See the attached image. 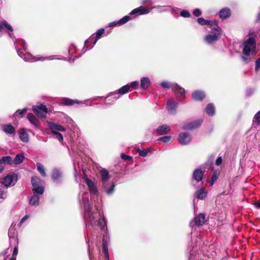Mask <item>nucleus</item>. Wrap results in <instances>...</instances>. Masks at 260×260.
I'll return each instance as SVG.
<instances>
[{
  "instance_id": "473e14b6",
  "label": "nucleus",
  "mask_w": 260,
  "mask_h": 260,
  "mask_svg": "<svg viewBox=\"0 0 260 260\" xmlns=\"http://www.w3.org/2000/svg\"><path fill=\"white\" fill-rule=\"evenodd\" d=\"M25 158L23 153H19L16 155L14 159H12L13 164L19 165L22 163Z\"/></svg>"
},
{
  "instance_id": "72a5a7b5",
  "label": "nucleus",
  "mask_w": 260,
  "mask_h": 260,
  "mask_svg": "<svg viewBox=\"0 0 260 260\" xmlns=\"http://www.w3.org/2000/svg\"><path fill=\"white\" fill-rule=\"evenodd\" d=\"M206 113L210 116H213L215 114V107L213 104H209L205 108Z\"/></svg>"
},
{
  "instance_id": "3c124183",
  "label": "nucleus",
  "mask_w": 260,
  "mask_h": 260,
  "mask_svg": "<svg viewBox=\"0 0 260 260\" xmlns=\"http://www.w3.org/2000/svg\"><path fill=\"white\" fill-rule=\"evenodd\" d=\"M132 18L130 16H125L119 20V24H120V26L122 25L126 22H127L128 21H129Z\"/></svg>"
},
{
  "instance_id": "603ef678",
  "label": "nucleus",
  "mask_w": 260,
  "mask_h": 260,
  "mask_svg": "<svg viewBox=\"0 0 260 260\" xmlns=\"http://www.w3.org/2000/svg\"><path fill=\"white\" fill-rule=\"evenodd\" d=\"M10 246L11 247L18 245V239L17 237L9 238Z\"/></svg>"
},
{
  "instance_id": "0eeeda50",
  "label": "nucleus",
  "mask_w": 260,
  "mask_h": 260,
  "mask_svg": "<svg viewBox=\"0 0 260 260\" xmlns=\"http://www.w3.org/2000/svg\"><path fill=\"white\" fill-rule=\"evenodd\" d=\"M172 91L176 95V100L178 102L183 101L186 98V91L184 88L176 83L174 86Z\"/></svg>"
},
{
  "instance_id": "c85d7f7f",
  "label": "nucleus",
  "mask_w": 260,
  "mask_h": 260,
  "mask_svg": "<svg viewBox=\"0 0 260 260\" xmlns=\"http://www.w3.org/2000/svg\"><path fill=\"white\" fill-rule=\"evenodd\" d=\"M197 22L200 25H212L213 24H214L215 25L217 26L218 22L216 21H214V22H212L211 21H209L203 18H199L197 19Z\"/></svg>"
},
{
  "instance_id": "5701e85b",
  "label": "nucleus",
  "mask_w": 260,
  "mask_h": 260,
  "mask_svg": "<svg viewBox=\"0 0 260 260\" xmlns=\"http://www.w3.org/2000/svg\"><path fill=\"white\" fill-rule=\"evenodd\" d=\"M41 196L33 194L29 198V204L32 206H38L40 204V199Z\"/></svg>"
},
{
  "instance_id": "39448f33",
  "label": "nucleus",
  "mask_w": 260,
  "mask_h": 260,
  "mask_svg": "<svg viewBox=\"0 0 260 260\" xmlns=\"http://www.w3.org/2000/svg\"><path fill=\"white\" fill-rule=\"evenodd\" d=\"M17 180V175L13 173L9 174L6 177H4L2 180L1 183L6 188H8L14 185Z\"/></svg>"
},
{
  "instance_id": "b1692460",
  "label": "nucleus",
  "mask_w": 260,
  "mask_h": 260,
  "mask_svg": "<svg viewBox=\"0 0 260 260\" xmlns=\"http://www.w3.org/2000/svg\"><path fill=\"white\" fill-rule=\"evenodd\" d=\"M231 10L228 8H224L220 10L218 15L220 18L222 19H226L231 16Z\"/></svg>"
},
{
  "instance_id": "2eb2a0df",
  "label": "nucleus",
  "mask_w": 260,
  "mask_h": 260,
  "mask_svg": "<svg viewBox=\"0 0 260 260\" xmlns=\"http://www.w3.org/2000/svg\"><path fill=\"white\" fill-rule=\"evenodd\" d=\"M51 178L54 183L57 184L61 183L62 179V172L58 169H54L52 171Z\"/></svg>"
},
{
  "instance_id": "f3484780",
  "label": "nucleus",
  "mask_w": 260,
  "mask_h": 260,
  "mask_svg": "<svg viewBox=\"0 0 260 260\" xmlns=\"http://www.w3.org/2000/svg\"><path fill=\"white\" fill-rule=\"evenodd\" d=\"M48 124L53 134L58 133V132H64L66 131V129L60 124L52 122H48Z\"/></svg>"
},
{
  "instance_id": "5fc2aeb1",
  "label": "nucleus",
  "mask_w": 260,
  "mask_h": 260,
  "mask_svg": "<svg viewBox=\"0 0 260 260\" xmlns=\"http://www.w3.org/2000/svg\"><path fill=\"white\" fill-rule=\"evenodd\" d=\"M76 50V47L74 44H71L69 48V54L70 56H72Z\"/></svg>"
},
{
  "instance_id": "6e6552de",
  "label": "nucleus",
  "mask_w": 260,
  "mask_h": 260,
  "mask_svg": "<svg viewBox=\"0 0 260 260\" xmlns=\"http://www.w3.org/2000/svg\"><path fill=\"white\" fill-rule=\"evenodd\" d=\"M84 181L88 187L90 194L93 196V200H94L95 198H97L98 196V191L94 183L87 178H85Z\"/></svg>"
},
{
  "instance_id": "f03ea898",
  "label": "nucleus",
  "mask_w": 260,
  "mask_h": 260,
  "mask_svg": "<svg viewBox=\"0 0 260 260\" xmlns=\"http://www.w3.org/2000/svg\"><path fill=\"white\" fill-rule=\"evenodd\" d=\"M18 53L21 56H22L23 57V59L25 61L31 62H35V61H43L45 60H53V59H58V60L63 59L64 60H68L69 62H74L76 59H77L81 56V55H79V56H76L73 59H72L71 57H70L69 58L63 57L62 58H55L54 55H51V56H50L48 57H43V56H41L40 55L34 56L31 54H28L25 55L23 57V55L22 54V53L21 51H19V52L18 51Z\"/></svg>"
},
{
  "instance_id": "79ce46f5",
  "label": "nucleus",
  "mask_w": 260,
  "mask_h": 260,
  "mask_svg": "<svg viewBox=\"0 0 260 260\" xmlns=\"http://www.w3.org/2000/svg\"><path fill=\"white\" fill-rule=\"evenodd\" d=\"M171 8V6H156L152 7V8H150V11L153 9H157L159 10V11L160 12H163L165 11H169Z\"/></svg>"
},
{
  "instance_id": "680f3d73",
  "label": "nucleus",
  "mask_w": 260,
  "mask_h": 260,
  "mask_svg": "<svg viewBox=\"0 0 260 260\" xmlns=\"http://www.w3.org/2000/svg\"><path fill=\"white\" fill-rule=\"evenodd\" d=\"M116 26H120V24H119V20L118 21H114L111 22L108 24L109 27H115Z\"/></svg>"
},
{
  "instance_id": "ddd939ff",
  "label": "nucleus",
  "mask_w": 260,
  "mask_h": 260,
  "mask_svg": "<svg viewBox=\"0 0 260 260\" xmlns=\"http://www.w3.org/2000/svg\"><path fill=\"white\" fill-rule=\"evenodd\" d=\"M102 184L103 190L107 195L110 196L114 193L115 187V182L111 181Z\"/></svg>"
},
{
  "instance_id": "ea45409f",
  "label": "nucleus",
  "mask_w": 260,
  "mask_h": 260,
  "mask_svg": "<svg viewBox=\"0 0 260 260\" xmlns=\"http://www.w3.org/2000/svg\"><path fill=\"white\" fill-rule=\"evenodd\" d=\"M176 84V83H170L168 81H164L161 83L160 85H161V87H162L163 88H165V89L171 88L172 90H173L174 86Z\"/></svg>"
},
{
  "instance_id": "338daca9",
  "label": "nucleus",
  "mask_w": 260,
  "mask_h": 260,
  "mask_svg": "<svg viewBox=\"0 0 260 260\" xmlns=\"http://www.w3.org/2000/svg\"><path fill=\"white\" fill-rule=\"evenodd\" d=\"M222 161V157L221 156H218L217 158L216 159L215 164L217 166H219L221 164Z\"/></svg>"
},
{
  "instance_id": "2f4dec72",
  "label": "nucleus",
  "mask_w": 260,
  "mask_h": 260,
  "mask_svg": "<svg viewBox=\"0 0 260 260\" xmlns=\"http://www.w3.org/2000/svg\"><path fill=\"white\" fill-rule=\"evenodd\" d=\"M31 182L32 184V188L39 186H43V181L42 180L37 176L32 177Z\"/></svg>"
},
{
  "instance_id": "393cba45",
  "label": "nucleus",
  "mask_w": 260,
  "mask_h": 260,
  "mask_svg": "<svg viewBox=\"0 0 260 260\" xmlns=\"http://www.w3.org/2000/svg\"><path fill=\"white\" fill-rule=\"evenodd\" d=\"M101 175L102 184L109 182L108 180L110 178L108 171L105 169H102L100 171Z\"/></svg>"
},
{
  "instance_id": "a211bd4d",
  "label": "nucleus",
  "mask_w": 260,
  "mask_h": 260,
  "mask_svg": "<svg viewBox=\"0 0 260 260\" xmlns=\"http://www.w3.org/2000/svg\"><path fill=\"white\" fill-rule=\"evenodd\" d=\"M150 12V9H145L143 7L140 6L138 8H137L136 9H134L133 10L129 13V15H144L148 14L149 12Z\"/></svg>"
},
{
  "instance_id": "f704fd0d",
  "label": "nucleus",
  "mask_w": 260,
  "mask_h": 260,
  "mask_svg": "<svg viewBox=\"0 0 260 260\" xmlns=\"http://www.w3.org/2000/svg\"><path fill=\"white\" fill-rule=\"evenodd\" d=\"M44 187L43 186H39L32 188L33 194L42 196L44 192Z\"/></svg>"
},
{
  "instance_id": "7ed1b4c3",
  "label": "nucleus",
  "mask_w": 260,
  "mask_h": 260,
  "mask_svg": "<svg viewBox=\"0 0 260 260\" xmlns=\"http://www.w3.org/2000/svg\"><path fill=\"white\" fill-rule=\"evenodd\" d=\"M222 30L219 27L212 28L209 34L204 38L205 42L209 45L215 43L221 37Z\"/></svg>"
},
{
  "instance_id": "4be33fe9",
  "label": "nucleus",
  "mask_w": 260,
  "mask_h": 260,
  "mask_svg": "<svg viewBox=\"0 0 260 260\" xmlns=\"http://www.w3.org/2000/svg\"><path fill=\"white\" fill-rule=\"evenodd\" d=\"M61 102L62 104L65 106H72L75 104H82L83 102L78 100H72L68 98H63L61 99Z\"/></svg>"
},
{
  "instance_id": "412c9836",
  "label": "nucleus",
  "mask_w": 260,
  "mask_h": 260,
  "mask_svg": "<svg viewBox=\"0 0 260 260\" xmlns=\"http://www.w3.org/2000/svg\"><path fill=\"white\" fill-rule=\"evenodd\" d=\"M94 34L90 36L85 41L84 46L82 51L83 54L85 53L87 50H90L93 47L94 45H89V43H92L93 44V41L94 40Z\"/></svg>"
},
{
  "instance_id": "9b49d317",
  "label": "nucleus",
  "mask_w": 260,
  "mask_h": 260,
  "mask_svg": "<svg viewBox=\"0 0 260 260\" xmlns=\"http://www.w3.org/2000/svg\"><path fill=\"white\" fill-rule=\"evenodd\" d=\"M178 106V103L174 99L169 100L167 103L166 108L169 114L175 115L177 113Z\"/></svg>"
},
{
  "instance_id": "37998d69",
  "label": "nucleus",
  "mask_w": 260,
  "mask_h": 260,
  "mask_svg": "<svg viewBox=\"0 0 260 260\" xmlns=\"http://www.w3.org/2000/svg\"><path fill=\"white\" fill-rule=\"evenodd\" d=\"M105 29L103 28L98 29L95 32V36L94 37V40L93 41V45H95L98 40L101 38L102 35L104 33Z\"/></svg>"
},
{
  "instance_id": "a18cd8bd",
  "label": "nucleus",
  "mask_w": 260,
  "mask_h": 260,
  "mask_svg": "<svg viewBox=\"0 0 260 260\" xmlns=\"http://www.w3.org/2000/svg\"><path fill=\"white\" fill-rule=\"evenodd\" d=\"M119 94V93H118L117 91L116 90L114 92H110L106 97V99L109 101L110 100L109 98H111L112 99H113L114 101H116L120 98V95Z\"/></svg>"
},
{
  "instance_id": "6ab92c4d",
  "label": "nucleus",
  "mask_w": 260,
  "mask_h": 260,
  "mask_svg": "<svg viewBox=\"0 0 260 260\" xmlns=\"http://www.w3.org/2000/svg\"><path fill=\"white\" fill-rule=\"evenodd\" d=\"M171 131L170 126L167 124H162L159 126L156 130L158 135H165L168 134Z\"/></svg>"
},
{
  "instance_id": "dca6fc26",
  "label": "nucleus",
  "mask_w": 260,
  "mask_h": 260,
  "mask_svg": "<svg viewBox=\"0 0 260 260\" xmlns=\"http://www.w3.org/2000/svg\"><path fill=\"white\" fill-rule=\"evenodd\" d=\"M204 177V172L200 169H195L192 173V180L197 182H200L202 181Z\"/></svg>"
},
{
  "instance_id": "774afa93",
  "label": "nucleus",
  "mask_w": 260,
  "mask_h": 260,
  "mask_svg": "<svg viewBox=\"0 0 260 260\" xmlns=\"http://www.w3.org/2000/svg\"><path fill=\"white\" fill-rule=\"evenodd\" d=\"M198 248L197 247H193L192 249L189 250V254L191 256H192L194 254L195 252L197 251Z\"/></svg>"
},
{
  "instance_id": "6e6d98bb",
  "label": "nucleus",
  "mask_w": 260,
  "mask_h": 260,
  "mask_svg": "<svg viewBox=\"0 0 260 260\" xmlns=\"http://www.w3.org/2000/svg\"><path fill=\"white\" fill-rule=\"evenodd\" d=\"M180 16L184 18H189L191 15L189 12L186 10H183L180 12Z\"/></svg>"
},
{
  "instance_id": "58836bf2",
  "label": "nucleus",
  "mask_w": 260,
  "mask_h": 260,
  "mask_svg": "<svg viewBox=\"0 0 260 260\" xmlns=\"http://www.w3.org/2000/svg\"><path fill=\"white\" fill-rule=\"evenodd\" d=\"M1 164L13 165L12 159L10 156H3L0 159Z\"/></svg>"
},
{
  "instance_id": "69168bd1",
  "label": "nucleus",
  "mask_w": 260,
  "mask_h": 260,
  "mask_svg": "<svg viewBox=\"0 0 260 260\" xmlns=\"http://www.w3.org/2000/svg\"><path fill=\"white\" fill-rule=\"evenodd\" d=\"M260 67V58L255 61V71H257Z\"/></svg>"
},
{
  "instance_id": "a19ab883",
  "label": "nucleus",
  "mask_w": 260,
  "mask_h": 260,
  "mask_svg": "<svg viewBox=\"0 0 260 260\" xmlns=\"http://www.w3.org/2000/svg\"><path fill=\"white\" fill-rule=\"evenodd\" d=\"M117 91L120 95H123L130 91V86L129 84H126L120 87Z\"/></svg>"
},
{
  "instance_id": "13d9d810",
  "label": "nucleus",
  "mask_w": 260,
  "mask_h": 260,
  "mask_svg": "<svg viewBox=\"0 0 260 260\" xmlns=\"http://www.w3.org/2000/svg\"><path fill=\"white\" fill-rule=\"evenodd\" d=\"M29 217V215H28V214H26L21 219V220L20 221V222H19L18 223V226H21L22 224L26 220L28 219V218Z\"/></svg>"
},
{
  "instance_id": "e2e57ef3",
  "label": "nucleus",
  "mask_w": 260,
  "mask_h": 260,
  "mask_svg": "<svg viewBox=\"0 0 260 260\" xmlns=\"http://www.w3.org/2000/svg\"><path fill=\"white\" fill-rule=\"evenodd\" d=\"M53 134L56 136V139H57V140L59 141L62 142L63 141V136L62 135V134H61L59 133H55Z\"/></svg>"
},
{
  "instance_id": "052dcab7",
  "label": "nucleus",
  "mask_w": 260,
  "mask_h": 260,
  "mask_svg": "<svg viewBox=\"0 0 260 260\" xmlns=\"http://www.w3.org/2000/svg\"><path fill=\"white\" fill-rule=\"evenodd\" d=\"M196 17H199L202 15V12L199 9H195L192 12Z\"/></svg>"
},
{
  "instance_id": "423d86ee",
  "label": "nucleus",
  "mask_w": 260,
  "mask_h": 260,
  "mask_svg": "<svg viewBox=\"0 0 260 260\" xmlns=\"http://www.w3.org/2000/svg\"><path fill=\"white\" fill-rule=\"evenodd\" d=\"M32 110L37 116L40 118H45L48 112V109L44 104L32 106Z\"/></svg>"
},
{
  "instance_id": "8fccbe9b",
  "label": "nucleus",
  "mask_w": 260,
  "mask_h": 260,
  "mask_svg": "<svg viewBox=\"0 0 260 260\" xmlns=\"http://www.w3.org/2000/svg\"><path fill=\"white\" fill-rule=\"evenodd\" d=\"M172 139L171 136H164V137H161L158 138L157 141H161L164 143H167L171 142L172 141Z\"/></svg>"
},
{
  "instance_id": "4468645a",
  "label": "nucleus",
  "mask_w": 260,
  "mask_h": 260,
  "mask_svg": "<svg viewBox=\"0 0 260 260\" xmlns=\"http://www.w3.org/2000/svg\"><path fill=\"white\" fill-rule=\"evenodd\" d=\"M205 221V216L203 213H200L196 216L193 220L190 223V225L193 228L194 226H201L204 224Z\"/></svg>"
},
{
  "instance_id": "49530a36",
  "label": "nucleus",
  "mask_w": 260,
  "mask_h": 260,
  "mask_svg": "<svg viewBox=\"0 0 260 260\" xmlns=\"http://www.w3.org/2000/svg\"><path fill=\"white\" fill-rule=\"evenodd\" d=\"M37 168L38 171L39 172L40 174L43 177H46V174L45 171L44 167L43 165H42L41 163L38 162L37 163Z\"/></svg>"
},
{
  "instance_id": "1a4fd4ad",
  "label": "nucleus",
  "mask_w": 260,
  "mask_h": 260,
  "mask_svg": "<svg viewBox=\"0 0 260 260\" xmlns=\"http://www.w3.org/2000/svg\"><path fill=\"white\" fill-rule=\"evenodd\" d=\"M15 48L17 50L18 55L23 59V57L21 56L19 53L18 51H21L23 55V57L29 54V53H26V44L24 40H18L17 42V44L15 45Z\"/></svg>"
},
{
  "instance_id": "4d7b16f0",
  "label": "nucleus",
  "mask_w": 260,
  "mask_h": 260,
  "mask_svg": "<svg viewBox=\"0 0 260 260\" xmlns=\"http://www.w3.org/2000/svg\"><path fill=\"white\" fill-rule=\"evenodd\" d=\"M139 85V82L137 81L132 82L129 85L130 88H132L133 89H135L137 88Z\"/></svg>"
},
{
  "instance_id": "de8ad7c7",
  "label": "nucleus",
  "mask_w": 260,
  "mask_h": 260,
  "mask_svg": "<svg viewBox=\"0 0 260 260\" xmlns=\"http://www.w3.org/2000/svg\"><path fill=\"white\" fill-rule=\"evenodd\" d=\"M252 122L253 125H259L260 124V111L257 112L254 115Z\"/></svg>"
},
{
  "instance_id": "20e7f679",
  "label": "nucleus",
  "mask_w": 260,
  "mask_h": 260,
  "mask_svg": "<svg viewBox=\"0 0 260 260\" xmlns=\"http://www.w3.org/2000/svg\"><path fill=\"white\" fill-rule=\"evenodd\" d=\"M243 54L246 56H248L251 52L254 55L255 52V40L254 38L251 37L246 40L243 43Z\"/></svg>"
},
{
  "instance_id": "7c9ffc66",
  "label": "nucleus",
  "mask_w": 260,
  "mask_h": 260,
  "mask_svg": "<svg viewBox=\"0 0 260 260\" xmlns=\"http://www.w3.org/2000/svg\"><path fill=\"white\" fill-rule=\"evenodd\" d=\"M27 119L28 121L34 125L35 127L38 128V120L37 117L32 113H28L27 115Z\"/></svg>"
},
{
  "instance_id": "cd10ccee",
  "label": "nucleus",
  "mask_w": 260,
  "mask_h": 260,
  "mask_svg": "<svg viewBox=\"0 0 260 260\" xmlns=\"http://www.w3.org/2000/svg\"><path fill=\"white\" fill-rule=\"evenodd\" d=\"M150 85V80L149 78L143 77L140 80L141 88L143 90H146L148 88Z\"/></svg>"
},
{
  "instance_id": "aec40b11",
  "label": "nucleus",
  "mask_w": 260,
  "mask_h": 260,
  "mask_svg": "<svg viewBox=\"0 0 260 260\" xmlns=\"http://www.w3.org/2000/svg\"><path fill=\"white\" fill-rule=\"evenodd\" d=\"M2 129L9 135H15L16 133L15 128L10 124L3 125L2 126Z\"/></svg>"
},
{
  "instance_id": "f257e3e1",
  "label": "nucleus",
  "mask_w": 260,
  "mask_h": 260,
  "mask_svg": "<svg viewBox=\"0 0 260 260\" xmlns=\"http://www.w3.org/2000/svg\"><path fill=\"white\" fill-rule=\"evenodd\" d=\"M80 205L84 210V218L86 228L95 229L99 227L102 230L107 226V220L103 215V213L99 212V215L101 218L97 219L96 214L94 213L91 207L89 202V194L87 192L81 191L78 196Z\"/></svg>"
},
{
  "instance_id": "bb28decb",
  "label": "nucleus",
  "mask_w": 260,
  "mask_h": 260,
  "mask_svg": "<svg viewBox=\"0 0 260 260\" xmlns=\"http://www.w3.org/2000/svg\"><path fill=\"white\" fill-rule=\"evenodd\" d=\"M205 93L200 90L194 91L192 94V98L195 101H202L205 98Z\"/></svg>"
},
{
  "instance_id": "864d4df0",
  "label": "nucleus",
  "mask_w": 260,
  "mask_h": 260,
  "mask_svg": "<svg viewBox=\"0 0 260 260\" xmlns=\"http://www.w3.org/2000/svg\"><path fill=\"white\" fill-rule=\"evenodd\" d=\"M150 150L149 148L139 150V155L142 157H145L147 155L148 153L150 152Z\"/></svg>"
},
{
  "instance_id": "f8f14e48",
  "label": "nucleus",
  "mask_w": 260,
  "mask_h": 260,
  "mask_svg": "<svg viewBox=\"0 0 260 260\" xmlns=\"http://www.w3.org/2000/svg\"><path fill=\"white\" fill-rule=\"evenodd\" d=\"M191 136L188 132L181 133L178 135V142L182 145H187L191 141Z\"/></svg>"
},
{
  "instance_id": "c03bdc74",
  "label": "nucleus",
  "mask_w": 260,
  "mask_h": 260,
  "mask_svg": "<svg viewBox=\"0 0 260 260\" xmlns=\"http://www.w3.org/2000/svg\"><path fill=\"white\" fill-rule=\"evenodd\" d=\"M17 231L14 226H11L8 231L9 238L17 237Z\"/></svg>"
},
{
  "instance_id": "4c0bfd02",
  "label": "nucleus",
  "mask_w": 260,
  "mask_h": 260,
  "mask_svg": "<svg viewBox=\"0 0 260 260\" xmlns=\"http://www.w3.org/2000/svg\"><path fill=\"white\" fill-rule=\"evenodd\" d=\"M8 197V190L0 187V203L4 202Z\"/></svg>"
},
{
  "instance_id": "a878e982",
  "label": "nucleus",
  "mask_w": 260,
  "mask_h": 260,
  "mask_svg": "<svg viewBox=\"0 0 260 260\" xmlns=\"http://www.w3.org/2000/svg\"><path fill=\"white\" fill-rule=\"evenodd\" d=\"M194 195L198 199L204 200L207 197V192L203 187H201L197 190Z\"/></svg>"
},
{
  "instance_id": "e433bc0d",
  "label": "nucleus",
  "mask_w": 260,
  "mask_h": 260,
  "mask_svg": "<svg viewBox=\"0 0 260 260\" xmlns=\"http://www.w3.org/2000/svg\"><path fill=\"white\" fill-rule=\"evenodd\" d=\"M27 111L28 109L27 108H25L22 110L19 109L17 110L15 112V113L13 114V117L14 118H16L17 117H18L20 118H22L23 117V116L26 114Z\"/></svg>"
},
{
  "instance_id": "09e8293b",
  "label": "nucleus",
  "mask_w": 260,
  "mask_h": 260,
  "mask_svg": "<svg viewBox=\"0 0 260 260\" xmlns=\"http://www.w3.org/2000/svg\"><path fill=\"white\" fill-rule=\"evenodd\" d=\"M19 138L20 139L24 142H27L29 140L28 134L25 132H20Z\"/></svg>"
},
{
  "instance_id": "c756f323",
  "label": "nucleus",
  "mask_w": 260,
  "mask_h": 260,
  "mask_svg": "<svg viewBox=\"0 0 260 260\" xmlns=\"http://www.w3.org/2000/svg\"><path fill=\"white\" fill-rule=\"evenodd\" d=\"M4 29H6L7 30L11 32L13 31V29L12 26L5 20H3L0 22V32Z\"/></svg>"
},
{
  "instance_id": "c9c22d12",
  "label": "nucleus",
  "mask_w": 260,
  "mask_h": 260,
  "mask_svg": "<svg viewBox=\"0 0 260 260\" xmlns=\"http://www.w3.org/2000/svg\"><path fill=\"white\" fill-rule=\"evenodd\" d=\"M102 251L105 260H109V256L108 253V249L106 242L104 240H103Z\"/></svg>"
},
{
  "instance_id": "0e129e2a",
  "label": "nucleus",
  "mask_w": 260,
  "mask_h": 260,
  "mask_svg": "<svg viewBox=\"0 0 260 260\" xmlns=\"http://www.w3.org/2000/svg\"><path fill=\"white\" fill-rule=\"evenodd\" d=\"M121 157L122 159L125 160H130L132 159V157L130 156L127 155L124 153H121Z\"/></svg>"
},
{
  "instance_id": "9d476101",
  "label": "nucleus",
  "mask_w": 260,
  "mask_h": 260,
  "mask_svg": "<svg viewBox=\"0 0 260 260\" xmlns=\"http://www.w3.org/2000/svg\"><path fill=\"white\" fill-rule=\"evenodd\" d=\"M203 122V120L199 119L194 120L184 124L182 129L186 131H192L199 127Z\"/></svg>"
},
{
  "instance_id": "bf43d9fd",
  "label": "nucleus",
  "mask_w": 260,
  "mask_h": 260,
  "mask_svg": "<svg viewBox=\"0 0 260 260\" xmlns=\"http://www.w3.org/2000/svg\"><path fill=\"white\" fill-rule=\"evenodd\" d=\"M18 245H17L16 246H14V249H13V253H12V257H14L16 259V256L18 254Z\"/></svg>"
}]
</instances>
